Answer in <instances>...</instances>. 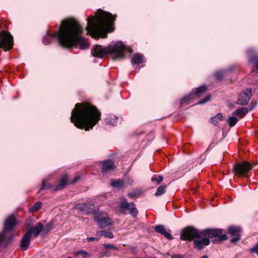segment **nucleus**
<instances>
[{
  "label": "nucleus",
  "instance_id": "nucleus-2",
  "mask_svg": "<svg viewBox=\"0 0 258 258\" xmlns=\"http://www.w3.org/2000/svg\"><path fill=\"white\" fill-rule=\"evenodd\" d=\"M101 119V112L96 106L87 102L77 103L71 113V121L80 129L89 131Z\"/></svg>",
  "mask_w": 258,
  "mask_h": 258
},
{
  "label": "nucleus",
  "instance_id": "nucleus-37",
  "mask_svg": "<svg viewBox=\"0 0 258 258\" xmlns=\"http://www.w3.org/2000/svg\"><path fill=\"white\" fill-rule=\"evenodd\" d=\"M223 116L222 114L219 113L215 116H213V119H216L219 122L220 120H221L223 119Z\"/></svg>",
  "mask_w": 258,
  "mask_h": 258
},
{
  "label": "nucleus",
  "instance_id": "nucleus-21",
  "mask_svg": "<svg viewBox=\"0 0 258 258\" xmlns=\"http://www.w3.org/2000/svg\"><path fill=\"white\" fill-rule=\"evenodd\" d=\"M254 107L250 108L249 110H252L253 109ZM248 112V109L246 107H242L240 108L237 109L233 112V115H240L241 117H242Z\"/></svg>",
  "mask_w": 258,
  "mask_h": 258
},
{
  "label": "nucleus",
  "instance_id": "nucleus-39",
  "mask_svg": "<svg viewBox=\"0 0 258 258\" xmlns=\"http://www.w3.org/2000/svg\"><path fill=\"white\" fill-rule=\"evenodd\" d=\"M105 256H109V255L107 253V252H106V251L100 252L98 254L97 258H103Z\"/></svg>",
  "mask_w": 258,
  "mask_h": 258
},
{
  "label": "nucleus",
  "instance_id": "nucleus-38",
  "mask_svg": "<svg viewBox=\"0 0 258 258\" xmlns=\"http://www.w3.org/2000/svg\"><path fill=\"white\" fill-rule=\"evenodd\" d=\"M250 252L256 253L258 255V244L250 249Z\"/></svg>",
  "mask_w": 258,
  "mask_h": 258
},
{
  "label": "nucleus",
  "instance_id": "nucleus-51",
  "mask_svg": "<svg viewBox=\"0 0 258 258\" xmlns=\"http://www.w3.org/2000/svg\"><path fill=\"white\" fill-rule=\"evenodd\" d=\"M164 140L166 141V138H164Z\"/></svg>",
  "mask_w": 258,
  "mask_h": 258
},
{
  "label": "nucleus",
  "instance_id": "nucleus-8",
  "mask_svg": "<svg viewBox=\"0 0 258 258\" xmlns=\"http://www.w3.org/2000/svg\"><path fill=\"white\" fill-rule=\"evenodd\" d=\"M13 46V37L8 32H0V48L5 51L11 49Z\"/></svg>",
  "mask_w": 258,
  "mask_h": 258
},
{
  "label": "nucleus",
  "instance_id": "nucleus-3",
  "mask_svg": "<svg viewBox=\"0 0 258 258\" xmlns=\"http://www.w3.org/2000/svg\"><path fill=\"white\" fill-rule=\"evenodd\" d=\"M98 15H92L87 19V26L86 30L92 37L98 38L101 32L110 28L115 20V16L111 14L99 10Z\"/></svg>",
  "mask_w": 258,
  "mask_h": 258
},
{
  "label": "nucleus",
  "instance_id": "nucleus-49",
  "mask_svg": "<svg viewBox=\"0 0 258 258\" xmlns=\"http://www.w3.org/2000/svg\"><path fill=\"white\" fill-rule=\"evenodd\" d=\"M133 181H134L133 180H132V182H131V184H132Z\"/></svg>",
  "mask_w": 258,
  "mask_h": 258
},
{
  "label": "nucleus",
  "instance_id": "nucleus-35",
  "mask_svg": "<svg viewBox=\"0 0 258 258\" xmlns=\"http://www.w3.org/2000/svg\"><path fill=\"white\" fill-rule=\"evenodd\" d=\"M210 99V95L207 96L205 98H203L201 100H200L197 104H202L206 103Z\"/></svg>",
  "mask_w": 258,
  "mask_h": 258
},
{
  "label": "nucleus",
  "instance_id": "nucleus-29",
  "mask_svg": "<svg viewBox=\"0 0 258 258\" xmlns=\"http://www.w3.org/2000/svg\"><path fill=\"white\" fill-rule=\"evenodd\" d=\"M75 255H81L83 258H87L89 256V254L86 251L83 250H79L74 252Z\"/></svg>",
  "mask_w": 258,
  "mask_h": 258
},
{
  "label": "nucleus",
  "instance_id": "nucleus-47",
  "mask_svg": "<svg viewBox=\"0 0 258 258\" xmlns=\"http://www.w3.org/2000/svg\"><path fill=\"white\" fill-rule=\"evenodd\" d=\"M165 187H164V186L162 185V194H163V193L165 192Z\"/></svg>",
  "mask_w": 258,
  "mask_h": 258
},
{
  "label": "nucleus",
  "instance_id": "nucleus-12",
  "mask_svg": "<svg viewBox=\"0 0 258 258\" xmlns=\"http://www.w3.org/2000/svg\"><path fill=\"white\" fill-rule=\"evenodd\" d=\"M94 221L97 223L100 228H105L112 224V219L108 216H103L97 214L94 217Z\"/></svg>",
  "mask_w": 258,
  "mask_h": 258
},
{
  "label": "nucleus",
  "instance_id": "nucleus-41",
  "mask_svg": "<svg viewBox=\"0 0 258 258\" xmlns=\"http://www.w3.org/2000/svg\"><path fill=\"white\" fill-rule=\"evenodd\" d=\"M155 230L159 233H161V225L159 224L156 226L154 228Z\"/></svg>",
  "mask_w": 258,
  "mask_h": 258
},
{
  "label": "nucleus",
  "instance_id": "nucleus-6",
  "mask_svg": "<svg viewBox=\"0 0 258 258\" xmlns=\"http://www.w3.org/2000/svg\"><path fill=\"white\" fill-rule=\"evenodd\" d=\"M202 236L209 238H213L212 241L214 243H218L226 239L227 236L223 233L221 229L207 228L202 231Z\"/></svg>",
  "mask_w": 258,
  "mask_h": 258
},
{
  "label": "nucleus",
  "instance_id": "nucleus-9",
  "mask_svg": "<svg viewBox=\"0 0 258 258\" xmlns=\"http://www.w3.org/2000/svg\"><path fill=\"white\" fill-rule=\"evenodd\" d=\"M252 168L251 164L244 161L241 163H235L233 166L234 172L239 176H246V173Z\"/></svg>",
  "mask_w": 258,
  "mask_h": 258
},
{
  "label": "nucleus",
  "instance_id": "nucleus-46",
  "mask_svg": "<svg viewBox=\"0 0 258 258\" xmlns=\"http://www.w3.org/2000/svg\"><path fill=\"white\" fill-rule=\"evenodd\" d=\"M79 179H80V177H79V176H77V177H76L74 179V180H73V181L72 183H76V182H77V181L79 180Z\"/></svg>",
  "mask_w": 258,
  "mask_h": 258
},
{
  "label": "nucleus",
  "instance_id": "nucleus-45",
  "mask_svg": "<svg viewBox=\"0 0 258 258\" xmlns=\"http://www.w3.org/2000/svg\"><path fill=\"white\" fill-rule=\"evenodd\" d=\"M171 258H183V256L181 254H174L172 256Z\"/></svg>",
  "mask_w": 258,
  "mask_h": 258
},
{
  "label": "nucleus",
  "instance_id": "nucleus-28",
  "mask_svg": "<svg viewBox=\"0 0 258 258\" xmlns=\"http://www.w3.org/2000/svg\"><path fill=\"white\" fill-rule=\"evenodd\" d=\"M42 206V203L40 201L36 202L31 207V210L33 212H36L39 210Z\"/></svg>",
  "mask_w": 258,
  "mask_h": 258
},
{
  "label": "nucleus",
  "instance_id": "nucleus-33",
  "mask_svg": "<svg viewBox=\"0 0 258 258\" xmlns=\"http://www.w3.org/2000/svg\"><path fill=\"white\" fill-rule=\"evenodd\" d=\"M52 186L50 184H47L45 183V180H43L42 181V185L41 190H45L47 189L52 188Z\"/></svg>",
  "mask_w": 258,
  "mask_h": 258
},
{
  "label": "nucleus",
  "instance_id": "nucleus-5",
  "mask_svg": "<svg viewBox=\"0 0 258 258\" xmlns=\"http://www.w3.org/2000/svg\"><path fill=\"white\" fill-rule=\"evenodd\" d=\"M17 224L15 217L10 215L4 222L3 230L0 232V249L8 246L13 238V231Z\"/></svg>",
  "mask_w": 258,
  "mask_h": 258
},
{
  "label": "nucleus",
  "instance_id": "nucleus-30",
  "mask_svg": "<svg viewBox=\"0 0 258 258\" xmlns=\"http://www.w3.org/2000/svg\"><path fill=\"white\" fill-rule=\"evenodd\" d=\"M162 235H164L169 240L173 239L172 235L168 231H166V229L162 226Z\"/></svg>",
  "mask_w": 258,
  "mask_h": 258
},
{
  "label": "nucleus",
  "instance_id": "nucleus-44",
  "mask_svg": "<svg viewBox=\"0 0 258 258\" xmlns=\"http://www.w3.org/2000/svg\"><path fill=\"white\" fill-rule=\"evenodd\" d=\"M211 122L213 123L215 125H217L218 123H219V121L216 119H213V117H212L211 118Z\"/></svg>",
  "mask_w": 258,
  "mask_h": 258
},
{
  "label": "nucleus",
  "instance_id": "nucleus-26",
  "mask_svg": "<svg viewBox=\"0 0 258 258\" xmlns=\"http://www.w3.org/2000/svg\"><path fill=\"white\" fill-rule=\"evenodd\" d=\"M248 61L253 65L255 69L258 70V55H254L250 57Z\"/></svg>",
  "mask_w": 258,
  "mask_h": 258
},
{
  "label": "nucleus",
  "instance_id": "nucleus-17",
  "mask_svg": "<svg viewBox=\"0 0 258 258\" xmlns=\"http://www.w3.org/2000/svg\"><path fill=\"white\" fill-rule=\"evenodd\" d=\"M43 225L41 223L38 222L34 227L29 229L27 232H29V235L31 236L33 235L34 237H37L43 230Z\"/></svg>",
  "mask_w": 258,
  "mask_h": 258
},
{
  "label": "nucleus",
  "instance_id": "nucleus-11",
  "mask_svg": "<svg viewBox=\"0 0 258 258\" xmlns=\"http://www.w3.org/2000/svg\"><path fill=\"white\" fill-rule=\"evenodd\" d=\"M206 90L207 87L206 86H201L195 89V90H192V92L182 99L183 104H189L191 100L196 97H199L200 94L205 92Z\"/></svg>",
  "mask_w": 258,
  "mask_h": 258
},
{
  "label": "nucleus",
  "instance_id": "nucleus-19",
  "mask_svg": "<svg viewBox=\"0 0 258 258\" xmlns=\"http://www.w3.org/2000/svg\"><path fill=\"white\" fill-rule=\"evenodd\" d=\"M89 205L87 203H83L82 204H77L74 207V209H77L83 213H85L86 214H88L89 213H92V211H91L89 208Z\"/></svg>",
  "mask_w": 258,
  "mask_h": 258
},
{
  "label": "nucleus",
  "instance_id": "nucleus-24",
  "mask_svg": "<svg viewBox=\"0 0 258 258\" xmlns=\"http://www.w3.org/2000/svg\"><path fill=\"white\" fill-rule=\"evenodd\" d=\"M119 119L118 117L117 116H114L113 117H111V116H109L106 118L105 122L108 124L111 125L112 126L116 125V120Z\"/></svg>",
  "mask_w": 258,
  "mask_h": 258
},
{
  "label": "nucleus",
  "instance_id": "nucleus-1",
  "mask_svg": "<svg viewBox=\"0 0 258 258\" xmlns=\"http://www.w3.org/2000/svg\"><path fill=\"white\" fill-rule=\"evenodd\" d=\"M83 33V28L79 22L74 18H70L62 21L58 30L54 34L47 30L46 35L42 38V41L44 44L49 45L54 38L63 47H79L80 49L85 50L89 47L90 44L82 36Z\"/></svg>",
  "mask_w": 258,
  "mask_h": 258
},
{
  "label": "nucleus",
  "instance_id": "nucleus-42",
  "mask_svg": "<svg viewBox=\"0 0 258 258\" xmlns=\"http://www.w3.org/2000/svg\"><path fill=\"white\" fill-rule=\"evenodd\" d=\"M87 240L88 242H91L93 241H99V239L98 237H88L87 238Z\"/></svg>",
  "mask_w": 258,
  "mask_h": 258
},
{
  "label": "nucleus",
  "instance_id": "nucleus-34",
  "mask_svg": "<svg viewBox=\"0 0 258 258\" xmlns=\"http://www.w3.org/2000/svg\"><path fill=\"white\" fill-rule=\"evenodd\" d=\"M103 246L105 249L112 248L114 250H118V248L117 247L111 244H103Z\"/></svg>",
  "mask_w": 258,
  "mask_h": 258
},
{
  "label": "nucleus",
  "instance_id": "nucleus-10",
  "mask_svg": "<svg viewBox=\"0 0 258 258\" xmlns=\"http://www.w3.org/2000/svg\"><path fill=\"white\" fill-rule=\"evenodd\" d=\"M119 207L121 212L124 213L125 211L127 210L134 218L138 214V211L133 202L128 203L126 201H122L119 204Z\"/></svg>",
  "mask_w": 258,
  "mask_h": 258
},
{
  "label": "nucleus",
  "instance_id": "nucleus-16",
  "mask_svg": "<svg viewBox=\"0 0 258 258\" xmlns=\"http://www.w3.org/2000/svg\"><path fill=\"white\" fill-rule=\"evenodd\" d=\"M210 241L209 238L206 236H203L202 239H196L194 241L195 247L199 250H202L205 246L210 244Z\"/></svg>",
  "mask_w": 258,
  "mask_h": 258
},
{
  "label": "nucleus",
  "instance_id": "nucleus-36",
  "mask_svg": "<svg viewBox=\"0 0 258 258\" xmlns=\"http://www.w3.org/2000/svg\"><path fill=\"white\" fill-rule=\"evenodd\" d=\"M151 181L153 182L156 181L157 183L159 184L161 181V175H159L158 178L156 177L155 176H154L153 177H152Z\"/></svg>",
  "mask_w": 258,
  "mask_h": 258
},
{
  "label": "nucleus",
  "instance_id": "nucleus-14",
  "mask_svg": "<svg viewBox=\"0 0 258 258\" xmlns=\"http://www.w3.org/2000/svg\"><path fill=\"white\" fill-rule=\"evenodd\" d=\"M241 229L238 226H231L228 228V233L231 234L232 238L231 239V242L235 243L240 239V233Z\"/></svg>",
  "mask_w": 258,
  "mask_h": 258
},
{
  "label": "nucleus",
  "instance_id": "nucleus-31",
  "mask_svg": "<svg viewBox=\"0 0 258 258\" xmlns=\"http://www.w3.org/2000/svg\"><path fill=\"white\" fill-rule=\"evenodd\" d=\"M140 195V190H134L128 194V196L132 199H133Z\"/></svg>",
  "mask_w": 258,
  "mask_h": 258
},
{
  "label": "nucleus",
  "instance_id": "nucleus-7",
  "mask_svg": "<svg viewBox=\"0 0 258 258\" xmlns=\"http://www.w3.org/2000/svg\"><path fill=\"white\" fill-rule=\"evenodd\" d=\"M201 236L202 231H199L192 226H188L182 230L180 239L182 240H191L196 238H200Z\"/></svg>",
  "mask_w": 258,
  "mask_h": 258
},
{
  "label": "nucleus",
  "instance_id": "nucleus-13",
  "mask_svg": "<svg viewBox=\"0 0 258 258\" xmlns=\"http://www.w3.org/2000/svg\"><path fill=\"white\" fill-rule=\"evenodd\" d=\"M252 95L251 90L246 89L241 92L237 101V104L240 105H245L249 101Z\"/></svg>",
  "mask_w": 258,
  "mask_h": 258
},
{
  "label": "nucleus",
  "instance_id": "nucleus-25",
  "mask_svg": "<svg viewBox=\"0 0 258 258\" xmlns=\"http://www.w3.org/2000/svg\"><path fill=\"white\" fill-rule=\"evenodd\" d=\"M111 185L114 187L120 188L124 185V182L122 180H115L111 181Z\"/></svg>",
  "mask_w": 258,
  "mask_h": 258
},
{
  "label": "nucleus",
  "instance_id": "nucleus-40",
  "mask_svg": "<svg viewBox=\"0 0 258 258\" xmlns=\"http://www.w3.org/2000/svg\"><path fill=\"white\" fill-rule=\"evenodd\" d=\"M215 76H216V78H217V79H218L219 80H221L223 77L222 73L220 72H217L215 74Z\"/></svg>",
  "mask_w": 258,
  "mask_h": 258
},
{
  "label": "nucleus",
  "instance_id": "nucleus-23",
  "mask_svg": "<svg viewBox=\"0 0 258 258\" xmlns=\"http://www.w3.org/2000/svg\"><path fill=\"white\" fill-rule=\"evenodd\" d=\"M96 235L97 236H104L106 238L111 239L113 237V233L110 231L106 230H101L96 232Z\"/></svg>",
  "mask_w": 258,
  "mask_h": 258
},
{
  "label": "nucleus",
  "instance_id": "nucleus-4",
  "mask_svg": "<svg viewBox=\"0 0 258 258\" xmlns=\"http://www.w3.org/2000/svg\"><path fill=\"white\" fill-rule=\"evenodd\" d=\"M124 52L131 53L133 52V50L131 48L125 45L122 42L119 41L107 47L95 45L92 49L91 54L94 57L97 58H102L110 54L113 59H120L124 57Z\"/></svg>",
  "mask_w": 258,
  "mask_h": 258
},
{
  "label": "nucleus",
  "instance_id": "nucleus-22",
  "mask_svg": "<svg viewBox=\"0 0 258 258\" xmlns=\"http://www.w3.org/2000/svg\"><path fill=\"white\" fill-rule=\"evenodd\" d=\"M144 56L140 53H135L131 59V62L132 64H138L143 61Z\"/></svg>",
  "mask_w": 258,
  "mask_h": 258
},
{
  "label": "nucleus",
  "instance_id": "nucleus-18",
  "mask_svg": "<svg viewBox=\"0 0 258 258\" xmlns=\"http://www.w3.org/2000/svg\"><path fill=\"white\" fill-rule=\"evenodd\" d=\"M31 236L29 232H26L22 237L20 247L22 250H26L28 249L30 244V238Z\"/></svg>",
  "mask_w": 258,
  "mask_h": 258
},
{
  "label": "nucleus",
  "instance_id": "nucleus-32",
  "mask_svg": "<svg viewBox=\"0 0 258 258\" xmlns=\"http://www.w3.org/2000/svg\"><path fill=\"white\" fill-rule=\"evenodd\" d=\"M53 225L52 222H49L43 228V231L45 233H48L51 229Z\"/></svg>",
  "mask_w": 258,
  "mask_h": 258
},
{
  "label": "nucleus",
  "instance_id": "nucleus-27",
  "mask_svg": "<svg viewBox=\"0 0 258 258\" xmlns=\"http://www.w3.org/2000/svg\"><path fill=\"white\" fill-rule=\"evenodd\" d=\"M237 121V118L235 116H229L227 120V121L230 126H233L235 125Z\"/></svg>",
  "mask_w": 258,
  "mask_h": 258
},
{
  "label": "nucleus",
  "instance_id": "nucleus-43",
  "mask_svg": "<svg viewBox=\"0 0 258 258\" xmlns=\"http://www.w3.org/2000/svg\"><path fill=\"white\" fill-rule=\"evenodd\" d=\"M155 195L156 196L161 195V186H160L157 188V191H156V193L155 194Z\"/></svg>",
  "mask_w": 258,
  "mask_h": 258
},
{
  "label": "nucleus",
  "instance_id": "nucleus-50",
  "mask_svg": "<svg viewBox=\"0 0 258 258\" xmlns=\"http://www.w3.org/2000/svg\"><path fill=\"white\" fill-rule=\"evenodd\" d=\"M67 258H73V257H71V256H69V257H68Z\"/></svg>",
  "mask_w": 258,
  "mask_h": 258
},
{
  "label": "nucleus",
  "instance_id": "nucleus-20",
  "mask_svg": "<svg viewBox=\"0 0 258 258\" xmlns=\"http://www.w3.org/2000/svg\"><path fill=\"white\" fill-rule=\"evenodd\" d=\"M68 183V176L63 175L59 180L58 184L53 188L54 190H57L63 188Z\"/></svg>",
  "mask_w": 258,
  "mask_h": 258
},
{
  "label": "nucleus",
  "instance_id": "nucleus-15",
  "mask_svg": "<svg viewBox=\"0 0 258 258\" xmlns=\"http://www.w3.org/2000/svg\"><path fill=\"white\" fill-rule=\"evenodd\" d=\"M101 170L103 173H107L108 172L113 170L115 168L114 162L108 159L101 162Z\"/></svg>",
  "mask_w": 258,
  "mask_h": 258
},
{
  "label": "nucleus",
  "instance_id": "nucleus-48",
  "mask_svg": "<svg viewBox=\"0 0 258 258\" xmlns=\"http://www.w3.org/2000/svg\"><path fill=\"white\" fill-rule=\"evenodd\" d=\"M106 34H105V35H104L102 37H103V38H105V37H106Z\"/></svg>",
  "mask_w": 258,
  "mask_h": 258
}]
</instances>
